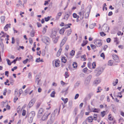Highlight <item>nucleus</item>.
<instances>
[{
    "instance_id": "58",
    "label": "nucleus",
    "mask_w": 124,
    "mask_h": 124,
    "mask_svg": "<svg viewBox=\"0 0 124 124\" xmlns=\"http://www.w3.org/2000/svg\"><path fill=\"white\" fill-rule=\"evenodd\" d=\"M28 60V59H26V60H24L23 62L24 64H25L27 63Z\"/></svg>"
},
{
    "instance_id": "34",
    "label": "nucleus",
    "mask_w": 124,
    "mask_h": 124,
    "mask_svg": "<svg viewBox=\"0 0 124 124\" xmlns=\"http://www.w3.org/2000/svg\"><path fill=\"white\" fill-rule=\"evenodd\" d=\"M35 34V32L34 31H31L30 33V36L31 37H33L34 36Z\"/></svg>"
},
{
    "instance_id": "53",
    "label": "nucleus",
    "mask_w": 124,
    "mask_h": 124,
    "mask_svg": "<svg viewBox=\"0 0 124 124\" xmlns=\"http://www.w3.org/2000/svg\"><path fill=\"white\" fill-rule=\"evenodd\" d=\"M51 16L50 17L48 16L47 17L45 18V21L46 22L48 21L49 20L50 18H51Z\"/></svg>"
},
{
    "instance_id": "5",
    "label": "nucleus",
    "mask_w": 124,
    "mask_h": 124,
    "mask_svg": "<svg viewBox=\"0 0 124 124\" xmlns=\"http://www.w3.org/2000/svg\"><path fill=\"white\" fill-rule=\"evenodd\" d=\"M95 71L97 73L96 76H99L102 73L101 69L100 67H98L96 69Z\"/></svg>"
},
{
    "instance_id": "15",
    "label": "nucleus",
    "mask_w": 124,
    "mask_h": 124,
    "mask_svg": "<svg viewBox=\"0 0 124 124\" xmlns=\"http://www.w3.org/2000/svg\"><path fill=\"white\" fill-rule=\"evenodd\" d=\"M81 60L83 61H85L87 60V58L85 54L82 55L81 57Z\"/></svg>"
},
{
    "instance_id": "9",
    "label": "nucleus",
    "mask_w": 124,
    "mask_h": 124,
    "mask_svg": "<svg viewBox=\"0 0 124 124\" xmlns=\"http://www.w3.org/2000/svg\"><path fill=\"white\" fill-rule=\"evenodd\" d=\"M44 110L43 108H40L39 111L38 117L39 118H40V116L42 115L44 112Z\"/></svg>"
},
{
    "instance_id": "14",
    "label": "nucleus",
    "mask_w": 124,
    "mask_h": 124,
    "mask_svg": "<svg viewBox=\"0 0 124 124\" xmlns=\"http://www.w3.org/2000/svg\"><path fill=\"white\" fill-rule=\"evenodd\" d=\"M48 27V26L47 25H46L45 26V27H44L43 28L42 32L43 34H45L46 32L47 28Z\"/></svg>"
},
{
    "instance_id": "62",
    "label": "nucleus",
    "mask_w": 124,
    "mask_h": 124,
    "mask_svg": "<svg viewBox=\"0 0 124 124\" xmlns=\"http://www.w3.org/2000/svg\"><path fill=\"white\" fill-rule=\"evenodd\" d=\"M29 39V42L30 44H32L33 43V41L32 39L31 38H30Z\"/></svg>"
},
{
    "instance_id": "38",
    "label": "nucleus",
    "mask_w": 124,
    "mask_h": 124,
    "mask_svg": "<svg viewBox=\"0 0 124 124\" xmlns=\"http://www.w3.org/2000/svg\"><path fill=\"white\" fill-rule=\"evenodd\" d=\"M97 93H98L101 92V91L102 90V89L101 87H99L97 88Z\"/></svg>"
},
{
    "instance_id": "21",
    "label": "nucleus",
    "mask_w": 124,
    "mask_h": 124,
    "mask_svg": "<svg viewBox=\"0 0 124 124\" xmlns=\"http://www.w3.org/2000/svg\"><path fill=\"white\" fill-rule=\"evenodd\" d=\"M59 38V36H57L53 39L54 43H57L58 41V39Z\"/></svg>"
},
{
    "instance_id": "11",
    "label": "nucleus",
    "mask_w": 124,
    "mask_h": 124,
    "mask_svg": "<svg viewBox=\"0 0 124 124\" xmlns=\"http://www.w3.org/2000/svg\"><path fill=\"white\" fill-rule=\"evenodd\" d=\"M49 38L48 37H46L44 38V42L46 44H48L50 42Z\"/></svg>"
},
{
    "instance_id": "48",
    "label": "nucleus",
    "mask_w": 124,
    "mask_h": 124,
    "mask_svg": "<svg viewBox=\"0 0 124 124\" xmlns=\"http://www.w3.org/2000/svg\"><path fill=\"white\" fill-rule=\"evenodd\" d=\"M69 75V73L68 72H66L64 74V76L65 78H67L68 77Z\"/></svg>"
},
{
    "instance_id": "64",
    "label": "nucleus",
    "mask_w": 124,
    "mask_h": 124,
    "mask_svg": "<svg viewBox=\"0 0 124 124\" xmlns=\"http://www.w3.org/2000/svg\"><path fill=\"white\" fill-rule=\"evenodd\" d=\"M69 48V45H67L66 46L65 49L68 51Z\"/></svg>"
},
{
    "instance_id": "42",
    "label": "nucleus",
    "mask_w": 124,
    "mask_h": 124,
    "mask_svg": "<svg viewBox=\"0 0 124 124\" xmlns=\"http://www.w3.org/2000/svg\"><path fill=\"white\" fill-rule=\"evenodd\" d=\"M39 77L37 78L35 80V82L37 83V85H38L40 81V79H39Z\"/></svg>"
},
{
    "instance_id": "18",
    "label": "nucleus",
    "mask_w": 124,
    "mask_h": 124,
    "mask_svg": "<svg viewBox=\"0 0 124 124\" xmlns=\"http://www.w3.org/2000/svg\"><path fill=\"white\" fill-rule=\"evenodd\" d=\"M56 34V31H53L51 36L52 38H54L55 37Z\"/></svg>"
},
{
    "instance_id": "52",
    "label": "nucleus",
    "mask_w": 124,
    "mask_h": 124,
    "mask_svg": "<svg viewBox=\"0 0 124 124\" xmlns=\"http://www.w3.org/2000/svg\"><path fill=\"white\" fill-rule=\"evenodd\" d=\"M55 92L54 91L51 94V96L52 97H55Z\"/></svg>"
},
{
    "instance_id": "49",
    "label": "nucleus",
    "mask_w": 124,
    "mask_h": 124,
    "mask_svg": "<svg viewBox=\"0 0 124 124\" xmlns=\"http://www.w3.org/2000/svg\"><path fill=\"white\" fill-rule=\"evenodd\" d=\"M90 46L93 49H94L96 48V46L94 45L91 44L90 45Z\"/></svg>"
},
{
    "instance_id": "24",
    "label": "nucleus",
    "mask_w": 124,
    "mask_h": 124,
    "mask_svg": "<svg viewBox=\"0 0 124 124\" xmlns=\"http://www.w3.org/2000/svg\"><path fill=\"white\" fill-rule=\"evenodd\" d=\"M62 13V12H59L58 13L56 17V19L58 20L59 19L60 17L61 16Z\"/></svg>"
},
{
    "instance_id": "32",
    "label": "nucleus",
    "mask_w": 124,
    "mask_h": 124,
    "mask_svg": "<svg viewBox=\"0 0 124 124\" xmlns=\"http://www.w3.org/2000/svg\"><path fill=\"white\" fill-rule=\"evenodd\" d=\"M61 99L64 101V104L66 103L68 101V99L67 98L64 99L62 97Z\"/></svg>"
},
{
    "instance_id": "2",
    "label": "nucleus",
    "mask_w": 124,
    "mask_h": 124,
    "mask_svg": "<svg viewBox=\"0 0 124 124\" xmlns=\"http://www.w3.org/2000/svg\"><path fill=\"white\" fill-rule=\"evenodd\" d=\"M50 114V112L48 111L46 112L42 116L41 120L42 121H45L47 120Z\"/></svg>"
},
{
    "instance_id": "27",
    "label": "nucleus",
    "mask_w": 124,
    "mask_h": 124,
    "mask_svg": "<svg viewBox=\"0 0 124 124\" xmlns=\"http://www.w3.org/2000/svg\"><path fill=\"white\" fill-rule=\"evenodd\" d=\"M5 17L4 16H2L1 17V22L2 23H3L5 22Z\"/></svg>"
},
{
    "instance_id": "12",
    "label": "nucleus",
    "mask_w": 124,
    "mask_h": 124,
    "mask_svg": "<svg viewBox=\"0 0 124 124\" xmlns=\"http://www.w3.org/2000/svg\"><path fill=\"white\" fill-rule=\"evenodd\" d=\"M11 24L9 23V24H7L4 27V29L5 31H7L8 29V28L10 27Z\"/></svg>"
},
{
    "instance_id": "6",
    "label": "nucleus",
    "mask_w": 124,
    "mask_h": 124,
    "mask_svg": "<svg viewBox=\"0 0 124 124\" xmlns=\"http://www.w3.org/2000/svg\"><path fill=\"white\" fill-rule=\"evenodd\" d=\"M73 16L74 18H77L76 21L78 22H80L81 20H80V16L76 13H74L73 14Z\"/></svg>"
},
{
    "instance_id": "3",
    "label": "nucleus",
    "mask_w": 124,
    "mask_h": 124,
    "mask_svg": "<svg viewBox=\"0 0 124 124\" xmlns=\"http://www.w3.org/2000/svg\"><path fill=\"white\" fill-rule=\"evenodd\" d=\"M84 9L83 8L78 13V14L80 16V20L81 21L84 18V14L85 13Z\"/></svg>"
},
{
    "instance_id": "56",
    "label": "nucleus",
    "mask_w": 124,
    "mask_h": 124,
    "mask_svg": "<svg viewBox=\"0 0 124 124\" xmlns=\"http://www.w3.org/2000/svg\"><path fill=\"white\" fill-rule=\"evenodd\" d=\"M101 57H102L103 59H105V57L104 54L103 53H102L101 55Z\"/></svg>"
},
{
    "instance_id": "47",
    "label": "nucleus",
    "mask_w": 124,
    "mask_h": 124,
    "mask_svg": "<svg viewBox=\"0 0 124 124\" xmlns=\"http://www.w3.org/2000/svg\"><path fill=\"white\" fill-rule=\"evenodd\" d=\"M35 101L34 100L32 99L31 100L29 103L30 105H32L34 103Z\"/></svg>"
},
{
    "instance_id": "26",
    "label": "nucleus",
    "mask_w": 124,
    "mask_h": 124,
    "mask_svg": "<svg viewBox=\"0 0 124 124\" xmlns=\"http://www.w3.org/2000/svg\"><path fill=\"white\" fill-rule=\"evenodd\" d=\"M33 118L29 116L28 118V121L29 123H31L32 122Z\"/></svg>"
},
{
    "instance_id": "63",
    "label": "nucleus",
    "mask_w": 124,
    "mask_h": 124,
    "mask_svg": "<svg viewBox=\"0 0 124 124\" xmlns=\"http://www.w3.org/2000/svg\"><path fill=\"white\" fill-rule=\"evenodd\" d=\"M7 92V89H5L4 90V92L3 93V95H5L6 94V93Z\"/></svg>"
},
{
    "instance_id": "37",
    "label": "nucleus",
    "mask_w": 124,
    "mask_h": 124,
    "mask_svg": "<svg viewBox=\"0 0 124 124\" xmlns=\"http://www.w3.org/2000/svg\"><path fill=\"white\" fill-rule=\"evenodd\" d=\"M89 71H90L88 70L87 67H86L83 70V72L85 73H86Z\"/></svg>"
},
{
    "instance_id": "10",
    "label": "nucleus",
    "mask_w": 124,
    "mask_h": 124,
    "mask_svg": "<svg viewBox=\"0 0 124 124\" xmlns=\"http://www.w3.org/2000/svg\"><path fill=\"white\" fill-rule=\"evenodd\" d=\"M68 39V38L66 37H65L62 40L60 45L61 46H62L65 43Z\"/></svg>"
},
{
    "instance_id": "13",
    "label": "nucleus",
    "mask_w": 124,
    "mask_h": 124,
    "mask_svg": "<svg viewBox=\"0 0 124 124\" xmlns=\"http://www.w3.org/2000/svg\"><path fill=\"white\" fill-rule=\"evenodd\" d=\"M108 119L110 121L113 120L114 122L115 121V118L112 116L111 114L109 115L108 116Z\"/></svg>"
},
{
    "instance_id": "36",
    "label": "nucleus",
    "mask_w": 124,
    "mask_h": 124,
    "mask_svg": "<svg viewBox=\"0 0 124 124\" xmlns=\"http://www.w3.org/2000/svg\"><path fill=\"white\" fill-rule=\"evenodd\" d=\"M67 36L70 35L71 33V30L70 29L68 30L67 32Z\"/></svg>"
},
{
    "instance_id": "29",
    "label": "nucleus",
    "mask_w": 124,
    "mask_h": 124,
    "mask_svg": "<svg viewBox=\"0 0 124 124\" xmlns=\"http://www.w3.org/2000/svg\"><path fill=\"white\" fill-rule=\"evenodd\" d=\"M124 122V119L122 118H120L119 120V123L120 124H123V123Z\"/></svg>"
},
{
    "instance_id": "59",
    "label": "nucleus",
    "mask_w": 124,
    "mask_h": 124,
    "mask_svg": "<svg viewBox=\"0 0 124 124\" xmlns=\"http://www.w3.org/2000/svg\"><path fill=\"white\" fill-rule=\"evenodd\" d=\"M61 84L62 85H67L68 84V83H66L64 82L63 81H61Z\"/></svg>"
},
{
    "instance_id": "57",
    "label": "nucleus",
    "mask_w": 124,
    "mask_h": 124,
    "mask_svg": "<svg viewBox=\"0 0 124 124\" xmlns=\"http://www.w3.org/2000/svg\"><path fill=\"white\" fill-rule=\"evenodd\" d=\"M26 111L24 109L23 110L22 114L23 116H25L26 113Z\"/></svg>"
},
{
    "instance_id": "43",
    "label": "nucleus",
    "mask_w": 124,
    "mask_h": 124,
    "mask_svg": "<svg viewBox=\"0 0 124 124\" xmlns=\"http://www.w3.org/2000/svg\"><path fill=\"white\" fill-rule=\"evenodd\" d=\"M36 62H43V60L42 59L40 60V58H39L36 59Z\"/></svg>"
},
{
    "instance_id": "39",
    "label": "nucleus",
    "mask_w": 124,
    "mask_h": 124,
    "mask_svg": "<svg viewBox=\"0 0 124 124\" xmlns=\"http://www.w3.org/2000/svg\"><path fill=\"white\" fill-rule=\"evenodd\" d=\"M73 66L74 68H76L78 66L77 63L75 62H73Z\"/></svg>"
},
{
    "instance_id": "54",
    "label": "nucleus",
    "mask_w": 124,
    "mask_h": 124,
    "mask_svg": "<svg viewBox=\"0 0 124 124\" xmlns=\"http://www.w3.org/2000/svg\"><path fill=\"white\" fill-rule=\"evenodd\" d=\"M100 34L101 36H104L106 35V34H105L104 32H100Z\"/></svg>"
},
{
    "instance_id": "46",
    "label": "nucleus",
    "mask_w": 124,
    "mask_h": 124,
    "mask_svg": "<svg viewBox=\"0 0 124 124\" xmlns=\"http://www.w3.org/2000/svg\"><path fill=\"white\" fill-rule=\"evenodd\" d=\"M72 25V24L71 23H68L67 25H66V27L65 28H65V29H67L68 28H70V25Z\"/></svg>"
},
{
    "instance_id": "17",
    "label": "nucleus",
    "mask_w": 124,
    "mask_h": 124,
    "mask_svg": "<svg viewBox=\"0 0 124 124\" xmlns=\"http://www.w3.org/2000/svg\"><path fill=\"white\" fill-rule=\"evenodd\" d=\"M62 48H61L59 49L57 54V57L61 55V53L62 51Z\"/></svg>"
},
{
    "instance_id": "40",
    "label": "nucleus",
    "mask_w": 124,
    "mask_h": 124,
    "mask_svg": "<svg viewBox=\"0 0 124 124\" xmlns=\"http://www.w3.org/2000/svg\"><path fill=\"white\" fill-rule=\"evenodd\" d=\"M118 80L117 79H115V81L114 82H113V85L115 86L118 83Z\"/></svg>"
},
{
    "instance_id": "23",
    "label": "nucleus",
    "mask_w": 124,
    "mask_h": 124,
    "mask_svg": "<svg viewBox=\"0 0 124 124\" xmlns=\"http://www.w3.org/2000/svg\"><path fill=\"white\" fill-rule=\"evenodd\" d=\"M7 34L5 33L3 31H1L0 33V35H1V37H5Z\"/></svg>"
},
{
    "instance_id": "55",
    "label": "nucleus",
    "mask_w": 124,
    "mask_h": 124,
    "mask_svg": "<svg viewBox=\"0 0 124 124\" xmlns=\"http://www.w3.org/2000/svg\"><path fill=\"white\" fill-rule=\"evenodd\" d=\"M91 78L92 76L91 75H89L87 78L86 79L88 81H90Z\"/></svg>"
},
{
    "instance_id": "35",
    "label": "nucleus",
    "mask_w": 124,
    "mask_h": 124,
    "mask_svg": "<svg viewBox=\"0 0 124 124\" xmlns=\"http://www.w3.org/2000/svg\"><path fill=\"white\" fill-rule=\"evenodd\" d=\"M96 63L95 62H93L92 64V69H94L96 67Z\"/></svg>"
},
{
    "instance_id": "4",
    "label": "nucleus",
    "mask_w": 124,
    "mask_h": 124,
    "mask_svg": "<svg viewBox=\"0 0 124 124\" xmlns=\"http://www.w3.org/2000/svg\"><path fill=\"white\" fill-rule=\"evenodd\" d=\"M53 65L56 67H59L60 65V61L59 59H55L53 62Z\"/></svg>"
},
{
    "instance_id": "7",
    "label": "nucleus",
    "mask_w": 124,
    "mask_h": 124,
    "mask_svg": "<svg viewBox=\"0 0 124 124\" xmlns=\"http://www.w3.org/2000/svg\"><path fill=\"white\" fill-rule=\"evenodd\" d=\"M113 59L116 62H120V60L119 57L117 55L114 54L112 56Z\"/></svg>"
},
{
    "instance_id": "33",
    "label": "nucleus",
    "mask_w": 124,
    "mask_h": 124,
    "mask_svg": "<svg viewBox=\"0 0 124 124\" xmlns=\"http://www.w3.org/2000/svg\"><path fill=\"white\" fill-rule=\"evenodd\" d=\"M75 51L72 50L70 52V55L71 56H73L75 55Z\"/></svg>"
},
{
    "instance_id": "28",
    "label": "nucleus",
    "mask_w": 124,
    "mask_h": 124,
    "mask_svg": "<svg viewBox=\"0 0 124 124\" xmlns=\"http://www.w3.org/2000/svg\"><path fill=\"white\" fill-rule=\"evenodd\" d=\"M113 62L112 60H109L108 62V65L109 66H111L113 65Z\"/></svg>"
},
{
    "instance_id": "44",
    "label": "nucleus",
    "mask_w": 124,
    "mask_h": 124,
    "mask_svg": "<svg viewBox=\"0 0 124 124\" xmlns=\"http://www.w3.org/2000/svg\"><path fill=\"white\" fill-rule=\"evenodd\" d=\"M106 112L104 111H103L102 112H101V116L102 117L104 116L105 115Z\"/></svg>"
},
{
    "instance_id": "60",
    "label": "nucleus",
    "mask_w": 124,
    "mask_h": 124,
    "mask_svg": "<svg viewBox=\"0 0 124 124\" xmlns=\"http://www.w3.org/2000/svg\"><path fill=\"white\" fill-rule=\"evenodd\" d=\"M37 25L38 27H41L42 26L41 24L40 23L38 22L37 23Z\"/></svg>"
},
{
    "instance_id": "16",
    "label": "nucleus",
    "mask_w": 124,
    "mask_h": 124,
    "mask_svg": "<svg viewBox=\"0 0 124 124\" xmlns=\"http://www.w3.org/2000/svg\"><path fill=\"white\" fill-rule=\"evenodd\" d=\"M35 115V113L34 111L31 112L29 114V116L33 118Z\"/></svg>"
},
{
    "instance_id": "8",
    "label": "nucleus",
    "mask_w": 124,
    "mask_h": 124,
    "mask_svg": "<svg viewBox=\"0 0 124 124\" xmlns=\"http://www.w3.org/2000/svg\"><path fill=\"white\" fill-rule=\"evenodd\" d=\"M95 44L97 47H100L102 45L101 40H96L95 41Z\"/></svg>"
},
{
    "instance_id": "20",
    "label": "nucleus",
    "mask_w": 124,
    "mask_h": 124,
    "mask_svg": "<svg viewBox=\"0 0 124 124\" xmlns=\"http://www.w3.org/2000/svg\"><path fill=\"white\" fill-rule=\"evenodd\" d=\"M101 82V80L100 79H96L94 82V84H96V85L99 83Z\"/></svg>"
},
{
    "instance_id": "41",
    "label": "nucleus",
    "mask_w": 124,
    "mask_h": 124,
    "mask_svg": "<svg viewBox=\"0 0 124 124\" xmlns=\"http://www.w3.org/2000/svg\"><path fill=\"white\" fill-rule=\"evenodd\" d=\"M92 64L91 62H89L87 63V66L90 69H92V67L91 65Z\"/></svg>"
},
{
    "instance_id": "25",
    "label": "nucleus",
    "mask_w": 124,
    "mask_h": 124,
    "mask_svg": "<svg viewBox=\"0 0 124 124\" xmlns=\"http://www.w3.org/2000/svg\"><path fill=\"white\" fill-rule=\"evenodd\" d=\"M114 42H116L117 45L119 43V42L118 40V39L117 37L114 38Z\"/></svg>"
},
{
    "instance_id": "31",
    "label": "nucleus",
    "mask_w": 124,
    "mask_h": 124,
    "mask_svg": "<svg viewBox=\"0 0 124 124\" xmlns=\"http://www.w3.org/2000/svg\"><path fill=\"white\" fill-rule=\"evenodd\" d=\"M88 42L87 40H84L83 43L81 44V46H84L87 44Z\"/></svg>"
},
{
    "instance_id": "50",
    "label": "nucleus",
    "mask_w": 124,
    "mask_h": 124,
    "mask_svg": "<svg viewBox=\"0 0 124 124\" xmlns=\"http://www.w3.org/2000/svg\"><path fill=\"white\" fill-rule=\"evenodd\" d=\"M41 104V102L40 101L38 102L37 104L36 107L37 108H39Z\"/></svg>"
},
{
    "instance_id": "30",
    "label": "nucleus",
    "mask_w": 124,
    "mask_h": 124,
    "mask_svg": "<svg viewBox=\"0 0 124 124\" xmlns=\"http://www.w3.org/2000/svg\"><path fill=\"white\" fill-rule=\"evenodd\" d=\"M62 61L64 63H65L67 61V59L65 57H62L61 59Z\"/></svg>"
},
{
    "instance_id": "19",
    "label": "nucleus",
    "mask_w": 124,
    "mask_h": 124,
    "mask_svg": "<svg viewBox=\"0 0 124 124\" xmlns=\"http://www.w3.org/2000/svg\"><path fill=\"white\" fill-rule=\"evenodd\" d=\"M65 31V28L64 27L62 28L60 31V34H63Z\"/></svg>"
},
{
    "instance_id": "1",
    "label": "nucleus",
    "mask_w": 124,
    "mask_h": 124,
    "mask_svg": "<svg viewBox=\"0 0 124 124\" xmlns=\"http://www.w3.org/2000/svg\"><path fill=\"white\" fill-rule=\"evenodd\" d=\"M98 116L97 114H94L93 116H91L88 117L86 119V121L89 123L93 122V120H96L97 119Z\"/></svg>"
},
{
    "instance_id": "61",
    "label": "nucleus",
    "mask_w": 124,
    "mask_h": 124,
    "mask_svg": "<svg viewBox=\"0 0 124 124\" xmlns=\"http://www.w3.org/2000/svg\"><path fill=\"white\" fill-rule=\"evenodd\" d=\"M104 96L103 95H101V96L100 97V100L101 101L103 100L104 98Z\"/></svg>"
},
{
    "instance_id": "22",
    "label": "nucleus",
    "mask_w": 124,
    "mask_h": 124,
    "mask_svg": "<svg viewBox=\"0 0 124 124\" xmlns=\"http://www.w3.org/2000/svg\"><path fill=\"white\" fill-rule=\"evenodd\" d=\"M99 111V109L97 108L92 109L90 111V112H95L98 113Z\"/></svg>"
},
{
    "instance_id": "45",
    "label": "nucleus",
    "mask_w": 124,
    "mask_h": 124,
    "mask_svg": "<svg viewBox=\"0 0 124 124\" xmlns=\"http://www.w3.org/2000/svg\"><path fill=\"white\" fill-rule=\"evenodd\" d=\"M69 15L68 14H67L64 17V19L67 20L69 17Z\"/></svg>"
},
{
    "instance_id": "51",
    "label": "nucleus",
    "mask_w": 124,
    "mask_h": 124,
    "mask_svg": "<svg viewBox=\"0 0 124 124\" xmlns=\"http://www.w3.org/2000/svg\"><path fill=\"white\" fill-rule=\"evenodd\" d=\"M9 82V81L8 79H7L6 80V82H5L4 84L5 85H8V86H9L10 85V84L9 83L7 84Z\"/></svg>"
}]
</instances>
